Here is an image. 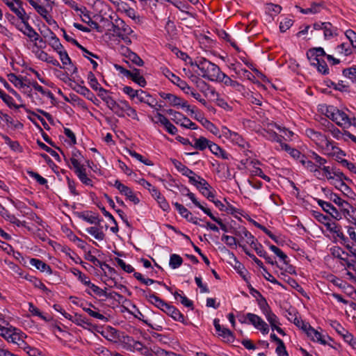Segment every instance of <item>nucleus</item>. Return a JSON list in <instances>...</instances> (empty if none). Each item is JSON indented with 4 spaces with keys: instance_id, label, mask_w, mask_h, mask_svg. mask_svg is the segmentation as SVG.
I'll return each mask as SVG.
<instances>
[{
    "instance_id": "obj_1",
    "label": "nucleus",
    "mask_w": 356,
    "mask_h": 356,
    "mask_svg": "<svg viewBox=\"0 0 356 356\" xmlns=\"http://www.w3.org/2000/svg\"><path fill=\"white\" fill-rule=\"evenodd\" d=\"M141 291L143 296L151 304L170 316L174 321L180 322L185 325H188L191 323L188 320H186L184 314L177 307L166 302L155 293H152L149 289L147 291L143 289Z\"/></svg>"
},
{
    "instance_id": "obj_2",
    "label": "nucleus",
    "mask_w": 356,
    "mask_h": 356,
    "mask_svg": "<svg viewBox=\"0 0 356 356\" xmlns=\"http://www.w3.org/2000/svg\"><path fill=\"white\" fill-rule=\"evenodd\" d=\"M191 65L197 67L202 72V77L211 81H218L223 73L217 65L205 58L191 62Z\"/></svg>"
},
{
    "instance_id": "obj_3",
    "label": "nucleus",
    "mask_w": 356,
    "mask_h": 356,
    "mask_svg": "<svg viewBox=\"0 0 356 356\" xmlns=\"http://www.w3.org/2000/svg\"><path fill=\"white\" fill-rule=\"evenodd\" d=\"M325 55L324 49L321 47L311 48L306 53L310 65L315 67L317 71L323 75H327L330 72L327 65L323 59Z\"/></svg>"
},
{
    "instance_id": "obj_4",
    "label": "nucleus",
    "mask_w": 356,
    "mask_h": 356,
    "mask_svg": "<svg viewBox=\"0 0 356 356\" xmlns=\"http://www.w3.org/2000/svg\"><path fill=\"white\" fill-rule=\"evenodd\" d=\"M79 155H81L80 151L77 150L74 152L72 154L73 156L70 159V162L73 166L74 172L83 184L93 186V181L88 177L86 168L81 165L76 159H75V157Z\"/></svg>"
},
{
    "instance_id": "obj_5",
    "label": "nucleus",
    "mask_w": 356,
    "mask_h": 356,
    "mask_svg": "<svg viewBox=\"0 0 356 356\" xmlns=\"http://www.w3.org/2000/svg\"><path fill=\"white\" fill-rule=\"evenodd\" d=\"M159 95L163 99L167 101L169 106L186 108V110L187 111H190L191 114L195 113L193 108H191V106L188 104L187 101L182 99L181 97L174 94L167 93L165 92H159Z\"/></svg>"
},
{
    "instance_id": "obj_6",
    "label": "nucleus",
    "mask_w": 356,
    "mask_h": 356,
    "mask_svg": "<svg viewBox=\"0 0 356 356\" xmlns=\"http://www.w3.org/2000/svg\"><path fill=\"white\" fill-rule=\"evenodd\" d=\"M246 318L248 319V324L253 325L263 334H267L269 332L268 325L259 316L249 312L246 314Z\"/></svg>"
},
{
    "instance_id": "obj_7",
    "label": "nucleus",
    "mask_w": 356,
    "mask_h": 356,
    "mask_svg": "<svg viewBox=\"0 0 356 356\" xmlns=\"http://www.w3.org/2000/svg\"><path fill=\"white\" fill-rule=\"evenodd\" d=\"M29 15L26 16L24 19H21L22 23L24 24V29L22 26L21 24H15L17 30L21 31L24 35L27 36L31 41L37 42L38 38V33L34 30V29L29 24Z\"/></svg>"
},
{
    "instance_id": "obj_8",
    "label": "nucleus",
    "mask_w": 356,
    "mask_h": 356,
    "mask_svg": "<svg viewBox=\"0 0 356 356\" xmlns=\"http://www.w3.org/2000/svg\"><path fill=\"white\" fill-rule=\"evenodd\" d=\"M222 134L224 137L229 140L233 144L237 145L242 148H245L249 146L248 143L246 142L241 135L235 131H231L227 127L222 128Z\"/></svg>"
},
{
    "instance_id": "obj_9",
    "label": "nucleus",
    "mask_w": 356,
    "mask_h": 356,
    "mask_svg": "<svg viewBox=\"0 0 356 356\" xmlns=\"http://www.w3.org/2000/svg\"><path fill=\"white\" fill-rule=\"evenodd\" d=\"M74 216L91 224V225H99V222H102L104 220L99 217L97 213H94L92 211H74L73 212Z\"/></svg>"
},
{
    "instance_id": "obj_10",
    "label": "nucleus",
    "mask_w": 356,
    "mask_h": 356,
    "mask_svg": "<svg viewBox=\"0 0 356 356\" xmlns=\"http://www.w3.org/2000/svg\"><path fill=\"white\" fill-rule=\"evenodd\" d=\"M120 193L126 196L127 199L132 202L134 204H138L140 202L139 198L134 193L133 191L128 186L122 184L118 179H116L113 184Z\"/></svg>"
},
{
    "instance_id": "obj_11",
    "label": "nucleus",
    "mask_w": 356,
    "mask_h": 356,
    "mask_svg": "<svg viewBox=\"0 0 356 356\" xmlns=\"http://www.w3.org/2000/svg\"><path fill=\"white\" fill-rule=\"evenodd\" d=\"M0 335L8 342L15 343L21 348L23 346V345H21L22 340H23L22 335H19L16 332L10 333V328L0 327Z\"/></svg>"
},
{
    "instance_id": "obj_12",
    "label": "nucleus",
    "mask_w": 356,
    "mask_h": 356,
    "mask_svg": "<svg viewBox=\"0 0 356 356\" xmlns=\"http://www.w3.org/2000/svg\"><path fill=\"white\" fill-rule=\"evenodd\" d=\"M319 207L327 213L330 214L332 218L339 220L341 216L338 210L329 202L322 200L318 198H314Z\"/></svg>"
},
{
    "instance_id": "obj_13",
    "label": "nucleus",
    "mask_w": 356,
    "mask_h": 356,
    "mask_svg": "<svg viewBox=\"0 0 356 356\" xmlns=\"http://www.w3.org/2000/svg\"><path fill=\"white\" fill-rule=\"evenodd\" d=\"M212 220L216 222L219 225L220 228L225 233H230L238 237H244L243 234V228L244 227L240 228L239 229H236L232 226L229 227L222 222L221 218H217L216 216L213 217Z\"/></svg>"
},
{
    "instance_id": "obj_14",
    "label": "nucleus",
    "mask_w": 356,
    "mask_h": 356,
    "mask_svg": "<svg viewBox=\"0 0 356 356\" xmlns=\"http://www.w3.org/2000/svg\"><path fill=\"white\" fill-rule=\"evenodd\" d=\"M155 117L157 118V122H160L163 125L168 134L174 136L177 133V128L172 124L165 115L160 113H157Z\"/></svg>"
},
{
    "instance_id": "obj_15",
    "label": "nucleus",
    "mask_w": 356,
    "mask_h": 356,
    "mask_svg": "<svg viewBox=\"0 0 356 356\" xmlns=\"http://www.w3.org/2000/svg\"><path fill=\"white\" fill-rule=\"evenodd\" d=\"M152 196L156 200L159 204L160 208L165 212H169L170 210V207L168 202H167L165 197L161 195L159 191L156 188L155 189H152L151 193Z\"/></svg>"
},
{
    "instance_id": "obj_16",
    "label": "nucleus",
    "mask_w": 356,
    "mask_h": 356,
    "mask_svg": "<svg viewBox=\"0 0 356 356\" xmlns=\"http://www.w3.org/2000/svg\"><path fill=\"white\" fill-rule=\"evenodd\" d=\"M340 127H348L352 124L351 119L341 110L337 108L335 122Z\"/></svg>"
},
{
    "instance_id": "obj_17",
    "label": "nucleus",
    "mask_w": 356,
    "mask_h": 356,
    "mask_svg": "<svg viewBox=\"0 0 356 356\" xmlns=\"http://www.w3.org/2000/svg\"><path fill=\"white\" fill-rule=\"evenodd\" d=\"M29 263L31 266H34L40 272H45L48 275H51L53 273V270L50 266L44 262L43 261H42L41 259L37 258H31L29 260Z\"/></svg>"
},
{
    "instance_id": "obj_18",
    "label": "nucleus",
    "mask_w": 356,
    "mask_h": 356,
    "mask_svg": "<svg viewBox=\"0 0 356 356\" xmlns=\"http://www.w3.org/2000/svg\"><path fill=\"white\" fill-rule=\"evenodd\" d=\"M308 337L311 339L313 341H316L323 345H326L327 342L323 339V335L316 329H314L311 325L308 327V328L305 331Z\"/></svg>"
},
{
    "instance_id": "obj_19",
    "label": "nucleus",
    "mask_w": 356,
    "mask_h": 356,
    "mask_svg": "<svg viewBox=\"0 0 356 356\" xmlns=\"http://www.w3.org/2000/svg\"><path fill=\"white\" fill-rule=\"evenodd\" d=\"M89 287L96 295H97L100 297L104 296L106 298H113V295H115V296H118V298L119 300H121L123 298V296L121 294H120L119 293L115 292V291L107 293L106 291L102 289L101 288H99L98 286L95 285L93 283H91L90 284Z\"/></svg>"
},
{
    "instance_id": "obj_20",
    "label": "nucleus",
    "mask_w": 356,
    "mask_h": 356,
    "mask_svg": "<svg viewBox=\"0 0 356 356\" xmlns=\"http://www.w3.org/2000/svg\"><path fill=\"white\" fill-rule=\"evenodd\" d=\"M218 81L222 82L225 85L227 86H231L238 92H241L244 89V87L242 84H241L236 81L232 80L229 76H228L225 73H222V74H221L220 79Z\"/></svg>"
},
{
    "instance_id": "obj_21",
    "label": "nucleus",
    "mask_w": 356,
    "mask_h": 356,
    "mask_svg": "<svg viewBox=\"0 0 356 356\" xmlns=\"http://www.w3.org/2000/svg\"><path fill=\"white\" fill-rule=\"evenodd\" d=\"M24 279L32 283L35 288L40 289L46 294H49V293L51 292V291L42 282V281L35 276L29 274H25Z\"/></svg>"
},
{
    "instance_id": "obj_22",
    "label": "nucleus",
    "mask_w": 356,
    "mask_h": 356,
    "mask_svg": "<svg viewBox=\"0 0 356 356\" xmlns=\"http://www.w3.org/2000/svg\"><path fill=\"white\" fill-rule=\"evenodd\" d=\"M209 150L212 154L222 159L229 160V159L232 158L230 154H229L225 149L221 148L218 145L214 143H213L212 145L209 146Z\"/></svg>"
},
{
    "instance_id": "obj_23",
    "label": "nucleus",
    "mask_w": 356,
    "mask_h": 356,
    "mask_svg": "<svg viewBox=\"0 0 356 356\" xmlns=\"http://www.w3.org/2000/svg\"><path fill=\"white\" fill-rule=\"evenodd\" d=\"M128 79H130L142 88H144L147 84L145 79L140 74V70L137 68H133Z\"/></svg>"
},
{
    "instance_id": "obj_24",
    "label": "nucleus",
    "mask_w": 356,
    "mask_h": 356,
    "mask_svg": "<svg viewBox=\"0 0 356 356\" xmlns=\"http://www.w3.org/2000/svg\"><path fill=\"white\" fill-rule=\"evenodd\" d=\"M322 191L324 192L326 197L330 199L339 207H343V204L349 205L347 201L342 200L337 193L332 192L330 190L322 188Z\"/></svg>"
},
{
    "instance_id": "obj_25",
    "label": "nucleus",
    "mask_w": 356,
    "mask_h": 356,
    "mask_svg": "<svg viewBox=\"0 0 356 356\" xmlns=\"http://www.w3.org/2000/svg\"><path fill=\"white\" fill-rule=\"evenodd\" d=\"M282 149L286 151L293 159L298 161L300 163L306 156L302 154L298 149L291 147L288 144H282Z\"/></svg>"
},
{
    "instance_id": "obj_26",
    "label": "nucleus",
    "mask_w": 356,
    "mask_h": 356,
    "mask_svg": "<svg viewBox=\"0 0 356 356\" xmlns=\"http://www.w3.org/2000/svg\"><path fill=\"white\" fill-rule=\"evenodd\" d=\"M221 251L227 252L230 255H232V257L234 258L236 261V266H234L235 269L237 270L238 274L242 277V278L247 281L248 279L246 277L247 275L248 274V270L245 268L244 266L236 260V258L235 257L234 253L230 252L225 246H222V248L220 249Z\"/></svg>"
},
{
    "instance_id": "obj_27",
    "label": "nucleus",
    "mask_w": 356,
    "mask_h": 356,
    "mask_svg": "<svg viewBox=\"0 0 356 356\" xmlns=\"http://www.w3.org/2000/svg\"><path fill=\"white\" fill-rule=\"evenodd\" d=\"M213 143V142L208 140L205 137L200 136L199 138L195 139V143L193 144L192 147L200 151H203L207 148L209 149V146H211Z\"/></svg>"
},
{
    "instance_id": "obj_28",
    "label": "nucleus",
    "mask_w": 356,
    "mask_h": 356,
    "mask_svg": "<svg viewBox=\"0 0 356 356\" xmlns=\"http://www.w3.org/2000/svg\"><path fill=\"white\" fill-rule=\"evenodd\" d=\"M3 244L6 245V248H4V251L6 252L8 254L13 253V256L14 258L19 261L21 264L25 265L26 263V258L23 257L21 252L19 251H15L13 248L9 245L8 243L6 242H1Z\"/></svg>"
},
{
    "instance_id": "obj_29",
    "label": "nucleus",
    "mask_w": 356,
    "mask_h": 356,
    "mask_svg": "<svg viewBox=\"0 0 356 356\" xmlns=\"http://www.w3.org/2000/svg\"><path fill=\"white\" fill-rule=\"evenodd\" d=\"M134 277L140 281L141 283L145 284V285H151L154 283H157L160 285H162L163 286H165L168 291L170 290V287H168L162 281H157V280H152V279H150V278H144V277L143 276V275L140 273H138V272H134Z\"/></svg>"
},
{
    "instance_id": "obj_30",
    "label": "nucleus",
    "mask_w": 356,
    "mask_h": 356,
    "mask_svg": "<svg viewBox=\"0 0 356 356\" xmlns=\"http://www.w3.org/2000/svg\"><path fill=\"white\" fill-rule=\"evenodd\" d=\"M126 51H128V60H124L126 63L129 65V61H131L133 64L138 67L143 66L144 61L136 53L132 51L129 48H126Z\"/></svg>"
},
{
    "instance_id": "obj_31",
    "label": "nucleus",
    "mask_w": 356,
    "mask_h": 356,
    "mask_svg": "<svg viewBox=\"0 0 356 356\" xmlns=\"http://www.w3.org/2000/svg\"><path fill=\"white\" fill-rule=\"evenodd\" d=\"M3 1L19 19H24L28 15L24 9L18 8L12 0H3Z\"/></svg>"
},
{
    "instance_id": "obj_32",
    "label": "nucleus",
    "mask_w": 356,
    "mask_h": 356,
    "mask_svg": "<svg viewBox=\"0 0 356 356\" xmlns=\"http://www.w3.org/2000/svg\"><path fill=\"white\" fill-rule=\"evenodd\" d=\"M325 226L326 227L328 231H330L332 233L336 234L337 236L339 237L340 239H343L344 241H346V239L344 238V234L341 231V225L335 222L331 223L330 222H327L326 223H325Z\"/></svg>"
},
{
    "instance_id": "obj_33",
    "label": "nucleus",
    "mask_w": 356,
    "mask_h": 356,
    "mask_svg": "<svg viewBox=\"0 0 356 356\" xmlns=\"http://www.w3.org/2000/svg\"><path fill=\"white\" fill-rule=\"evenodd\" d=\"M322 8V3L313 2L311 4L310 8H302L300 6H296V8L302 14H316L320 13L321 9Z\"/></svg>"
},
{
    "instance_id": "obj_34",
    "label": "nucleus",
    "mask_w": 356,
    "mask_h": 356,
    "mask_svg": "<svg viewBox=\"0 0 356 356\" xmlns=\"http://www.w3.org/2000/svg\"><path fill=\"white\" fill-rule=\"evenodd\" d=\"M190 200L193 202V203L200 209L205 214H207L211 220L215 216L211 211V210L205 207H204L200 202L197 200L195 195L192 192L189 193L187 195Z\"/></svg>"
},
{
    "instance_id": "obj_35",
    "label": "nucleus",
    "mask_w": 356,
    "mask_h": 356,
    "mask_svg": "<svg viewBox=\"0 0 356 356\" xmlns=\"http://www.w3.org/2000/svg\"><path fill=\"white\" fill-rule=\"evenodd\" d=\"M172 162L175 167V168L181 173L184 176H189L191 175H195V172L189 169L186 165L182 164V163L177 159L172 160Z\"/></svg>"
},
{
    "instance_id": "obj_36",
    "label": "nucleus",
    "mask_w": 356,
    "mask_h": 356,
    "mask_svg": "<svg viewBox=\"0 0 356 356\" xmlns=\"http://www.w3.org/2000/svg\"><path fill=\"white\" fill-rule=\"evenodd\" d=\"M0 98L2 101L6 104V105L9 108H15L16 109L19 108L20 107H24L23 104L17 105L15 103L13 98L9 95L6 94L3 90L0 89Z\"/></svg>"
},
{
    "instance_id": "obj_37",
    "label": "nucleus",
    "mask_w": 356,
    "mask_h": 356,
    "mask_svg": "<svg viewBox=\"0 0 356 356\" xmlns=\"http://www.w3.org/2000/svg\"><path fill=\"white\" fill-rule=\"evenodd\" d=\"M69 86L77 93L80 94L81 95H83L84 97H86L87 99H89V97L91 96L92 92L85 86L75 83L74 85H72V83H69Z\"/></svg>"
},
{
    "instance_id": "obj_38",
    "label": "nucleus",
    "mask_w": 356,
    "mask_h": 356,
    "mask_svg": "<svg viewBox=\"0 0 356 356\" xmlns=\"http://www.w3.org/2000/svg\"><path fill=\"white\" fill-rule=\"evenodd\" d=\"M86 232L98 241H103L105 238V234L102 228L90 227L86 229Z\"/></svg>"
},
{
    "instance_id": "obj_39",
    "label": "nucleus",
    "mask_w": 356,
    "mask_h": 356,
    "mask_svg": "<svg viewBox=\"0 0 356 356\" xmlns=\"http://www.w3.org/2000/svg\"><path fill=\"white\" fill-rule=\"evenodd\" d=\"M127 101L125 99H120L115 106L114 109L111 111L113 112L115 115H116L119 118H124L125 114V105H127Z\"/></svg>"
},
{
    "instance_id": "obj_40",
    "label": "nucleus",
    "mask_w": 356,
    "mask_h": 356,
    "mask_svg": "<svg viewBox=\"0 0 356 356\" xmlns=\"http://www.w3.org/2000/svg\"><path fill=\"white\" fill-rule=\"evenodd\" d=\"M29 3L35 8L36 12L43 18L45 17L51 11L49 8H47V4L44 6L39 5L34 0H27Z\"/></svg>"
},
{
    "instance_id": "obj_41",
    "label": "nucleus",
    "mask_w": 356,
    "mask_h": 356,
    "mask_svg": "<svg viewBox=\"0 0 356 356\" xmlns=\"http://www.w3.org/2000/svg\"><path fill=\"white\" fill-rule=\"evenodd\" d=\"M308 156L309 159L314 160L315 165L318 168V170L319 169L322 170V167L327 163V160L318 155L316 152L314 151H310L309 154H308Z\"/></svg>"
},
{
    "instance_id": "obj_42",
    "label": "nucleus",
    "mask_w": 356,
    "mask_h": 356,
    "mask_svg": "<svg viewBox=\"0 0 356 356\" xmlns=\"http://www.w3.org/2000/svg\"><path fill=\"white\" fill-rule=\"evenodd\" d=\"M243 234L244 237L247 239V243L256 251V248H259V245H262L261 243L257 242L254 236L245 228H243Z\"/></svg>"
},
{
    "instance_id": "obj_43",
    "label": "nucleus",
    "mask_w": 356,
    "mask_h": 356,
    "mask_svg": "<svg viewBox=\"0 0 356 356\" xmlns=\"http://www.w3.org/2000/svg\"><path fill=\"white\" fill-rule=\"evenodd\" d=\"M326 146L327 147H331L332 149L334 151V154L336 156V161L337 162L338 160L343 159L342 156H346V152L341 148L337 147L335 143L332 140H327Z\"/></svg>"
},
{
    "instance_id": "obj_44",
    "label": "nucleus",
    "mask_w": 356,
    "mask_h": 356,
    "mask_svg": "<svg viewBox=\"0 0 356 356\" xmlns=\"http://www.w3.org/2000/svg\"><path fill=\"white\" fill-rule=\"evenodd\" d=\"M183 264V259L177 254L173 253L170 255L169 266L172 269L180 267Z\"/></svg>"
},
{
    "instance_id": "obj_45",
    "label": "nucleus",
    "mask_w": 356,
    "mask_h": 356,
    "mask_svg": "<svg viewBox=\"0 0 356 356\" xmlns=\"http://www.w3.org/2000/svg\"><path fill=\"white\" fill-rule=\"evenodd\" d=\"M322 112L333 122H335L337 107L334 106H321Z\"/></svg>"
},
{
    "instance_id": "obj_46",
    "label": "nucleus",
    "mask_w": 356,
    "mask_h": 356,
    "mask_svg": "<svg viewBox=\"0 0 356 356\" xmlns=\"http://www.w3.org/2000/svg\"><path fill=\"white\" fill-rule=\"evenodd\" d=\"M269 249L273 252L280 259V260L284 262V264H289V257L281 249L272 244L269 245Z\"/></svg>"
},
{
    "instance_id": "obj_47",
    "label": "nucleus",
    "mask_w": 356,
    "mask_h": 356,
    "mask_svg": "<svg viewBox=\"0 0 356 356\" xmlns=\"http://www.w3.org/2000/svg\"><path fill=\"white\" fill-rule=\"evenodd\" d=\"M38 145L45 152H48L51 156H53L55 160H56L58 162L61 161V159L59 156V154L53 149L48 147L47 145H45L44 143L40 141V140H37Z\"/></svg>"
},
{
    "instance_id": "obj_48",
    "label": "nucleus",
    "mask_w": 356,
    "mask_h": 356,
    "mask_svg": "<svg viewBox=\"0 0 356 356\" xmlns=\"http://www.w3.org/2000/svg\"><path fill=\"white\" fill-rule=\"evenodd\" d=\"M234 71L238 76H243L248 80L252 81L254 76L248 70L241 67V65L239 63L237 66L233 68Z\"/></svg>"
},
{
    "instance_id": "obj_49",
    "label": "nucleus",
    "mask_w": 356,
    "mask_h": 356,
    "mask_svg": "<svg viewBox=\"0 0 356 356\" xmlns=\"http://www.w3.org/2000/svg\"><path fill=\"white\" fill-rule=\"evenodd\" d=\"M64 99L66 102H70V104H72L73 105L76 104L82 108L86 107L85 102L83 99H81L79 96H77L76 95H75L74 93L70 94L69 97L65 96Z\"/></svg>"
},
{
    "instance_id": "obj_50",
    "label": "nucleus",
    "mask_w": 356,
    "mask_h": 356,
    "mask_svg": "<svg viewBox=\"0 0 356 356\" xmlns=\"http://www.w3.org/2000/svg\"><path fill=\"white\" fill-rule=\"evenodd\" d=\"M9 81L13 83L15 86L19 87V88H29V85H27L26 83H24L22 81V78L17 76L14 73H10L8 75Z\"/></svg>"
},
{
    "instance_id": "obj_51",
    "label": "nucleus",
    "mask_w": 356,
    "mask_h": 356,
    "mask_svg": "<svg viewBox=\"0 0 356 356\" xmlns=\"http://www.w3.org/2000/svg\"><path fill=\"white\" fill-rule=\"evenodd\" d=\"M265 9L266 13H268V14L271 15H277L281 13L282 8L281 6L278 4H275L273 3H266L265 5Z\"/></svg>"
},
{
    "instance_id": "obj_52",
    "label": "nucleus",
    "mask_w": 356,
    "mask_h": 356,
    "mask_svg": "<svg viewBox=\"0 0 356 356\" xmlns=\"http://www.w3.org/2000/svg\"><path fill=\"white\" fill-rule=\"evenodd\" d=\"M68 320L71 321L72 323H75L76 325L81 326L85 328V325H90V323L88 322V320L86 317H83L81 315L75 314L74 316L71 315V318H68Z\"/></svg>"
},
{
    "instance_id": "obj_53",
    "label": "nucleus",
    "mask_w": 356,
    "mask_h": 356,
    "mask_svg": "<svg viewBox=\"0 0 356 356\" xmlns=\"http://www.w3.org/2000/svg\"><path fill=\"white\" fill-rule=\"evenodd\" d=\"M0 113L3 115V120L7 123L8 126L13 127L15 129H20L23 127V124L19 122H15L14 120L6 113H3L0 111Z\"/></svg>"
},
{
    "instance_id": "obj_54",
    "label": "nucleus",
    "mask_w": 356,
    "mask_h": 356,
    "mask_svg": "<svg viewBox=\"0 0 356 356\" xmlns=\"http://www.w3.org/2000/svg\"><path fill=\"white\" fill-rule=\"evenodd\" d=\"M165 76L175 85L179 88L181 86V83H184L185 81L181 79L178 76L175 74L168 69H165V72H164Z\"/></svg>"
},
{
    "instance_id": "obj_55",
    "label": "nucleus",
    "mask_w": 356,
    "mask_h": 356,
    "mask_svg": "<svg viewBox=\"0 0 356 356\" xmlns=\"http://www.w3.org/2000/svg\"><path fill=\"white\" fill-rule=\"evenodd\" d=\"M259 248H256V252L258 256L263 257L266 261L270 265L277 264V262L273 261V259L268 256V253L264 249L263 245H259Z\"/></svg>"
},
{
    "instance_id": "obj_56",
    "label": "nucleus",
    "mask_w": 356,
    "mask_h": 356,
    "mask_svg": "<svg viewBox=\"0 0 356 356\" xmlns=\"http://www.w3.org/2000/svg\"><path fill=\"white\" fill-rule=\"evenodd\" d=\"M308 158H309L308 156H305L303 160L300 161V163L311 172L315 173L318 172V168L316 166L315 163L308 160Z\"/></svg>"
},
{
    "instance_id": "obj_57",
    "label": "nucleus",
    "mask_w": 356,
    "mask_h": 356,
    "mask_svg": "<svg viewBox=\"0 0 356 356\" xmlns=\"http://www.w3.org/2000/svg\"><path fill=\"white\" fill-rule=\"evenodd\" d=\"M127 152L131 157L135 158L136 159H137L138 161H139L140 162L146 165H153V163L150 160L145 159L141 154H140L139 153L136 152L134 150L128 149Z\"/></svg>"
},
{
    "instance_id": "obj_58",
    "label": "nucleus",
    "mask_w": 356,
    "mask_h": 356,
    "mask_svg": "<svg viewBox=\"0 0 356 356\" xmlns=\"http://www.w3.org/2000/svg\"><path fill=\"white\" fill-rule=\"evenodd\" d=\"M21 345H23V346H22V349L26 351L29 356H38L42 354L38 349L31 347L24 340H22Z\"/></svg>"
},
{
    "instance_id": "obj_59",
    "label": "nucleus",
    "mask_w": 356,
    "mask_h": 356,
    "mask_svg": "<svg viewBox=\"0 0 356 356\" xmlns=\"http://www.w3.org/2000/svg\"><path fill=\"white\" fill-rule=\"evenodd\" d=\"M194 118L200 122L208 130L212 131V129L215 128V125L209 120L202 116L200 113H195Z\"/></svg>"
},
{
    "instance_id": "obj_60",
    "label": "nucleus",
    "mask_w": 356,
    "mask_h": 356,
    "mask_svg": "<svg viewBox=\"0 0 356 356\" xmlns=\"http://www.w3.org/2000/svg\"><path fill=\"white\" fill-rule=\"evenodd\" d=\"M49 44L54 49L55 51L57 52V54L59 53V51L65 50L63 44L60 43V40L56 35H54V38L49 40Z\"/></svg>"
},
{
    "instance_id": "obj_61",
    "label": "nucleus",
    "mask_w": 356,
    "mask_h": 356,
    "mask_svg": "<svg viewBox=\"0 0 356 356\" xmlns=\"http://www.w3.org/2000/svg\"><path fill=\"white\" fill-rule=\"evenodd\" d=\"M29 311L32 314L33 316H38L43 321L48 322L49 321V319L47 318L40 311L38 308H37L33 303L29 302Z\"/></svg>"
},
{
    "instance_id": "obj_62",
    "label": "nucleus",
    "mask_w": 356,
    "mask_h": 356,
    "mask_svg": "<svg viewBox=\"0 0 356 356\" xmlns=\"http://www.w3.org/2000/svg\"><path fill=\"white\" fill-rule=\"evenodd\" d=\"M337 29L334 27L330 22H325L323 28V33L325 39L327 40L334 36V31H337Z\"/></svg>"
},
{
    "instance_id": "obj_63",
    "label": "nucleus",
    "mask_w": 356,
    "mask_h": 356,
    "mask_svg": "<svg viewBox=\"0 0 356 356\" xmlns=\"http://www.w3.org/2000/svg\"><path fill=\"white\" fill-rule=\"evenodd\" d=\"M345 179H336L335 188L346 195L351 191V188L343 181Z\"/></svg>"
},
{
    "instance_id": "obj_64",
    "label": "nucleus",
    "mask_w": 356,
    "mask_h": 356,
    "mask_svg": "<svg viewBox=\"0 0 356 356\" xmlns=\"http://www.w3.org/2000/svg\"><path fill=\"white\" fill-rule=\"evenodd\" d=\"M342 73L344 76L348 77L351 79L353 83H356V65L344 69Z\"/></svg>"
}]
</instances>
